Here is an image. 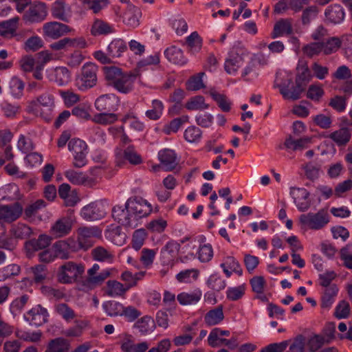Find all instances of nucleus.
Returning <instances> with one entry per match:
<instances>
[{"instance_id": "f257e3e1", "label": "nucleus", "mask_w": 352, "mask_h": 352, "mask_svg": "<svg viewBox=\"0 0 352 352\" xmlns=\"http://www.w3.org/2000/svg\"><path fill=\"white\" fill-rule=\"evenodd\" d=\"M54 107V98L52 94L46 92L27 102V110L29 113L47 122L52 118Z\"/></svg>"}, {"instance_id": "f03ea898", "label": "nucleus", "mask_w": 352, "mask_h": 352, "mask_svg": "<svg viewBox=\"0 0 352 352\" xmlns=\"http://www.w3.org/2000/svg\"><path fill=\"white\" fill-rule=\"evenodd\" d=\"M248 54V52L240 42L235 43L225 60L226 72L230 75H235L243 64L244 57Z\"/></svg>"}, {"instance_id": "7ed1b4c3", "label": "nucleus", "mask_w": 352, "mask_h": 352, "mask_svg": "<svg viewBox=\"0 0 352 352\" xmlns=\"http://www.w3.org/2000/svg\"><path fill=\"white\" fill-rule=\"evenodd\" d=\"M98 66L87 62L81 68L80 74L76 78V85L80 91H85L94 87L98 81Z\"/></svg>"}, {"instance_id": "20e7f679", "label": "nucleus", "mask_w": 352, "mask_h": 352, "mask_svg": "<svg viewBox=\"0 0 352 352\" xmlns=\"http://www.w3.org/2000/svg\"><path fill=\"white\" fill-rule=\"evenodd\" d=\"M329 214L325 210H320L317 212H308L299 217L301 226L314 230H321L329 222Z\"/></svg>"}, {"instance_id": "39448f33", "label": "nucleus", "mask_w": 352, "mask_h": 352, "mask_svg": "<svg viewBox=\"0 0 352 352\" xmlns=\"http://www.w3.org/2000/svg\"><path fill=\"white\" fill-rule=\"evenodd\" d=\"M125 206L135 221L136 227L139 219L148 216L152 212L151 205L146 199L137 196L129 198Z\"/></svg>"}, {"instance_id": "423d86ee", "label": "nucleus", "mask_w": 352, "mask_h": 352, "mask_svg": "<svg viewBox=\"0 0 352 352\" xmlns=\"http://www.w3.org/2000/svg\"><path fill=\"white\" fill-rule=\"evenodd\" d=\"M84 272L85 267L83 265L68 261L58 268L57 278L61 283H72L80 276Z\"/></svg>"}, {"instance_id": "0eeeda50", "label": "nucleus", "mask_w": 352, "mask_h": 352, "mask_svg": "<svg viewBox=\"0 0 352 352\" xmlns=\"http://www.w3.org/2000/svg\"><path fill=\"white\" fill-rule=\"evenodd\" d=\"M102 236L101 230L96 226L80 227L77 230V244L78 250H87L91 248L96 240Z\"/></svg>"}, {"instance_id": "6e6552de", "label": "nucleus", "mask_w": 352, "mask_h": 352, "mask_svg": "<svg viewBox=\"0 0 352 352\" xmlns=\"http://www.w3.org/2000/svg\"><path fill=\"white\" fill-rule=\"evenodd\" d=\"M292 82V79L291 77L287 76L285 79L283 80L277 75L274 82V87L279 89L280 93L285 99L296 100L300 98L305 87L303 85L296 84V85L289 90L288 87Z\"/></svg>"}, {"instance_id": "1a4fd4ad", "label": "nucleus", "mask_w": 352, "mask_h": 352, "mask_svg": "<svg viewBox=\"0 0 352 352\" xmlns=\"http://www.w3.org/2000/svg\"><path fill=\"white\" fill-rule=\"evenodd\" d=\"M68 149L72 153L74 167L82 168L87 164L88 147L85 142L78 138L72 139L69 141Z\"/></svg>"}, {"instance_id": "9d476101", "label": "nucleus", "mask_w": 352, "mask_h": 352, "mask_svg": "<svg viewBox=\"0 0 352 352\" xmlns=\"http://www.w3.org/2000/svg\"><path fill=\"white\" fill-rule=\"evenodd\" d=\"M107 202L105 201H96L82 208L81 217L87 221H95L104 217L107 213Z\"/></svg>"}, {"instance_id": "9b49d317", "label": "nucleus", "mask_w": 352, "mask_h": 352, "mask_svg": "<svg viewBox=\"0 0 352 352\" xmlns=\"http://www.w3.org/2000/svg\"><path fill=\"white\" fill-rule=\"evenodd\" d=\"M23 212V208L18 201L0 205V223H12L22 215Z\"/></svg>"}, {"instance_id": "f8f14e48", "label": "nucleus", "mask_w": 352, "mask_h": 352, "mask_svg": "<svg viewBox=\"0 0 352 352\" xmlns=\"http://www.w3.org/2000/svg\"><path fill=\"white\" fill-rule=\"evenodd\" d=\"M73 221L69 217H63L57 219L50 229V236L58 239L68 235L72 229Z\"/></svg>"}, {"instance_id": "ddd939ff", "label": "nucleus", "mask_w": 352, "mask_h": 352, "mask_svg": "<svg viewBox=\"0 0 352 352\" xmlns=\"http://www.w3.org/2000/svg\"><path fill=\"white\" fill-rule=\"evenodd\" d=\"M120 105V98L114 94L99 96L95 101V107L99 111H115Z\"/></svg>"}, {"instance_id": "4468645a", "label": "nucleus", "mask_w": 352, "mask_h": 352, "mask_svg": "<svg viewBox=\"0 0 352 352\" xmlns=\"http://www.w3.org/2000/svg\"><path fill=\"white\" fill-rule=\"evenodd\" d=\"M43 35L53 39H57L71 31L66 24L52 21L45 23L43 26Z\"/></svg>"}, {"instance_id": "2eb2a0df", "label": "nucleus", "mask_w": 352, "mask_h": 352, "mask_svg": "<svg viewBox=\"0 0 352 352\" xmlns=\"http://www.w3.org/2000/svg\"><path fill=\"white\" fill-rule=\"evenodd\" d=\"M112 217L115 221L122 226L134 228L136 227L135 221L131 216L126 206H115L111 210Z\"/></svg>"}, {"instance_id": "dca6fc26", "label": "nucleus", "mask_w": 352, "mask_h": 352, "mask_svg": "<svg viewBox=\"0 0 352 352\" xmlns=\"http://www.w3.org/2000/svg\"><path fill=\"white\" fill-rule=\"evenodd\" d=\"M124 160H127L132 165H139L143 162L141 155L135 150L133 146H129L123 152L120 150L116 152V161L119 166H121Z\"/></svg>"}, {"instance_id": "f3484780", "label": "nucleus", "mask_w": 352, "mask_h": 352, "mask_svg": "<svg viewBox=\"0 0 352 352\" xmlns=\"http://www.w3.org/2000/svg\"><path fill=\"white\" fill-rule=\"evenodd\" d=\"M48 313L45 308L38 305L28 311L25 315V320L31 325L36 327L41 326L47 321Z\"/></svg>"}, {"instance_id": "a211bd4d", "label": "nucleus", "mask_w": 352, "mask_h": 352, "mask_svg": "<svg viewBox=\"0 0 352 352\" xmlns=\"http://www.w3.org/2000/svg\"><path fill=\"white\" fill-rule=\"evenodd\" d=\"M47 15V10L45 3L36 1L32 3L28 10L24 14V19L32 23L41 22Z\"/></svg>"}, {"instance_id": "6ab92c4d", "label": "nucleus", "mask_w": 352, "mask_h": 352, "mask_svg": "<svg viewBox=\"0 0 352 352\" xmlns=\"http://www.w3.org/2000/svg\"><path fill=\"white\" fill-rule=\"evenodd\" d=\"M324 22L327 24L337 25L341 23L345 17L344 8L340 4H332L324 10Z\"/></svg>"}, {"instance_id": "aec40b11", "label": "nucleus", "mask_w": 352, "mask_h": 352, "mask_svg": "<svg viewBox=\"0 0 352 352\" xmlns=\"http://www.w3.org/2000/svg\"><path fill=\"white\" fill-rule=\"evenodd\" d=\"M290 195L300 211L304 212L310 207V202L309 201V193L305 188L292 187L290 188Z\"/></svg>"}, {"instance_id": "412c9836", "label": "nucleus", "mask_w": 352, "mask_h": 352, "mask_svg": "<svg viewBox=\"0 0 352 352\" xmlns=\"http://www.w3.org/2000/svg\"><path fill=\"white\" fill-rule=\"evenodd\" d=\"M180 245L174 241H168L160 252V259L164 265H173L177 256Z\"/></svg>"}, {"instance_id": "4be33fe9", "label": "nucleus", "mask_w": 352, "mask_h": 352, "mask_svg": "<svg viewBox=\"0 0 352 352\" xmlns=\"http://www.w3.org/2000/svg\"><path fill=\"white\" fill-rule=\"evenodd\" d=\"M64 175L69 182L74 185L92 186L96 184V180L88 177L85 173L76 171L72 168L65 171Z\"/></svg>"}, {"instance_id": "5701e85b", "label": "nucleus", "mask_w": 352, "mask_h": 352, "mask_svg": "<svg viewBox=\"0 0 352 352\" xmlns=\"http://www.w3.org/2000/svg\"><path fill=\"white\" fill-rule=\"evenodd\" d=\"M52 16L56 19L68 22L71 16L72 10L69 5L64 0H56L52 6Z\"/></svg>"}, {"instance_id": "b1692460", "label": "nucleus", "mask_w": 352, "mask_h": 352, "mask_svg": "<svg viewBox=\"0 0 352 352\" xmlns=\"http://www.w3.org/2000/svg\"><path fill=\"white\" fill-rule=\"evenodd\" d=\"M137 76L138 75L136 74L124 72L113 87L120 93L128 94L133 89L134 82Z\"/></svg>"}, {"instance_id": "393cba45", "label": "nucleus", "mask_w": 352, "mask_h": 352, "mask_svg": "<svg viewBox=\"0 0 352 352\" xmlns=\"http://www.w3.org/2000/svg\"><path fill=\"white\" fill-rule=\"evenodd\" d=\"M141 10L133 4H129L123 15V22L131 28H136L140 24Z\"/></svg>"}, {"instance_id": "a878e982", "label": "nucleus", "mask_w": 352, "mask_h": 352, "mask_svg": "<svg viewBox=\"0 0 352 352\" xmlns=\"http://www.w3.org/2000/svg\"><path fill=\"white\" fill-rule=\"evenodd\" d=\"M53 248L56 257L61 259H67L69 257L70 251H78L76 243L71 239L58 241L54 244Z\"/></svg>"}, {"instance_id": "bb28decb", "label": "nucleus", "mask_w": 352, "mask_h": 352, "mask_svg": "<svg viewBox=\"0 0 352 352\" xmlns=\"http://www.w3.org/2000/svg\"><path fill=\"white\" fill-rule=\"evenodd\" d=\"M158 158L166 171H171L177 165V155L173 150L165 148L158 153Z\"/></svg>"}, {"instance_id": "cd10ccee", "label": "nucleus", "mask_w": 352, "mask_h": 352, "mask_svg": "<svg viewBox=\"0 0 352 352\" xmlns=\"http://www.w3.org/2000/svg\"><path fill=\"white\" fill-rule=\"evenodd\" d=\"M292 32V20L291 19H282L275 23L271 36L272 38H276L285 34L289 35Z\"/></svg>"}, {"instance_id": "c85d7f7f", "label": "nucleus", "mask_w": 352, "mask_h": 352, "mask_svg": "<svg viewBox=\"0 0 352 352\" xmlns=\"http://www.w3.org/2000/svg\"><path fill=\"white\" fill-rule=\"evenodd\" d=\"M115 32L116 30L113 25L99 19L94 20L91 28V34L94 36L107 35L113 34Z\"/></svg>"}, {"instance_id": "c756f323", "label": "nucleus", "mask_w": 352, "mask_h": 352, "mask_svg": "<svg viewBox=\"0 0 352 352\" xmlns=\"http://www.w3.org/2000/svg\"><path fill=\"white\" fill-rule=\"evenodd\" d=\"M70 78V72L65 67H57L50 74V80L60 86L67 84Z\"/></svg>"}, {"instance_id": "7c9ffc66", "label": "nucleus", "mask_w": 352, "mask_h": 352, "mask_svg": "<svg viewBox=\"0 0 352 352\" xmlns=\"http://www.w3.org/2000/svg\"><path fill=\"white\" fill-rule=\"evenodd\" d=\"M51 238V236L46 234H41L38 239H33L27 241L25 248L28 252H35L45 249L50 245Z\"/></svg>"}, {"instance_id": "2f4dec72", "label": "nucleus", "mask_w": 352, "mask_h": 352, "mask_svg": "<svg viewBox=\"0 0 352 352\" xmlns=\"http://www.w3.org/2000/svg\"><path fill=\"white\" fill-rule=\"evenodd\" d=\"M127 50L126 42L122 38H114L109 44L107 52V54L111 58H119Z\"/></svg>"}, {"instance_id": "473e14b6", "label": "nucleus", "mask_w": 352, "mask_h": 352, "mask_svg": "<svg viewBox=\"0 0 352 352\" xmlns=\"http://www.w3.org/2000/svg\"><path fill=\"white\" fill-rule=\"evenodd\" d=\"M164 55L170 62L176 65H184L188 62L182 50L176 46L168 47L164 52Z\"/></svg>"}, {"instance_id": "72a5a7b5", "label": "nucleus", "mask_w": 352, "mask_h": 352, "mask_svg": "<svg viewBox=\"0 0 352 352\" xmlns=\"http://www.w3.org/2000/svg\"><path fill=\"white\" fill-rule=\"evenodd\" d=\"M224 318L223 307L219 305L208 311L204 316V322L208 326L219 324Z\"/></svg>"}, {"instance_id": "f704fd0d", "label": "nucleus", "mask_w": 352, "mask_h": 352, "mask_svg": "<svg viewBox=\"0 0 352 352\" xmlns=\"http://www.w3.org/2000/svg\"><path fill=\"white\" fill-rule=\"evenodd\" d=\"M202 296L199 289H195L190 292H182L177 296L178 302L182 305H191L197 304Z\"/></svg>"}, {"instance_id": "c9c22d12", "label": "nucleus", "mask_w": 352, "mask_h": 352, "mask_svg": "<svg viewBox=\"0 0 352 352\" xmlns=\"http://www.w3.org/2000/svg\"><path fill=\"white\" fill-rule=\"evenodd\" d=\"M311 143V138L304 137L295 140L291 136L286 138L284 145L287 149L292 151H302L307 148Z\"/></svg>"}, {"instance_id": "e433bc0d", "label": "nucleus", "mask_w": 352, "mask_h": 352, "mask_svg": "<svg viewBox=\"0 0 352 352\" xmlns=\"http://www.w3.org/2000/svg\"><path fill=\"white\" fill-rule=\"evenodd\" d=\"M69 346V342L66 339L56 338L49 342L45 352H68Z\"/></svg>"}, {"instance_id": "4c0bfd02", "label": "nucleus", "mask_w": 352, "mask_h": 352, "mask_svg": "<svg viewBox=\"0 0 352 352\" xmlns=\"http://www.w3.org/2000/svg\"><path fill=\"white\" fill-rule=\"evenodd\" d=\"M134 327L139 330L141 335L145 336L154 330L155 322L151 316H144L134 324Z\"/></svg>"}, {"instance_id": "58836bf2", "label": "nucleus", "mask_w": 352, "mask_h": 352, "mask_svg": "<svg viewBox=\"0 0 352 352\" xmlns=\"http://www.w3.org/2000/svg\"><path fill=\"white\" fill-rule=\"evenodd\" d=\"M127 291L128 289L124 285L117 280H110L107 283L106 293L109 296H122Z\"/></svg>"}, {"instance_id": "ea45409f", "label": "nucleus", "mask_w": 352, "mask_h": 352, "mask_svg": "<svg viewBox=\"0 0 352 352\" xmlns=\"http://www.w3.org/2000/svg\"><path fill=\"white\" fill-rule=\"evenodd\" d=\"M18 18H13L0 23V34L8 38L14 36L18 27Z\"/></svg>"}, {"instance_id": "a19ab883", "label": "nucleus", "mask_w": 352, "mask_h": 352, "mask_svg": "<svg viewBox=\"0 0 352 352\" xmlns=\"http://www.w3.org/2000/svg\"><path fill=\"white\" fill-rule=\"evenodd\" d=\"M327 137L337 145L344 146L349 142L351 133L346 128H342L331 133Z\"/></svg>"}, {"instance_id": "79ce46f5", "label": "nucleus", "mask_w": 352, "mask_h": 352, "mask_svg": "<svg viewBox=\"0 0 352 352\" xmlns=\"http://www.w3.org/2000/svg\"><path fill=\"white\" fill-rule=\"evenodd\" d=\"M103 70L106 80L112 87L124 73L120 68L116 66H106L104 67Z\"/></svg>"}, {"instance_id": "37998d69", "label": "nucleus", "mask_w": 352, "mask_h": 352, "mask_svg": "<svg viewBox=\"0 0 352 352\" xmlns=\"http://www.w3.org/2000/svg\"><path fill=\"white\" fill-rule=\"evenodd\" d=\"M342 39L336 36L328 38L326 41H322V53L329 55L336 52L341 47Z\"/></svg>"}, {"instance_id": "c03bdc74", "label": "nucleus", "mask_w": 352, "mask_h": 352, "mask_svg": "<svg viewBox=\"0 0 352 352\" xmlns=\"http://www.w3.org/2000/svg\"><path fill=\"white\" fill-rule=\"evenodd\" d=\"M124 305L117 301L109 300L102 304V308L107 316L116 317L122 316Z\"/></svg>"}, {"instance_id": "a18cd8bd", "label": "nucleus", "mask_w": 352, "mask_h": 352, "mask_svg": "<svg viewBox=\"0 0 352 352\" xmlns=\"http://www.w3.org/2000/svg\"><path fill=\"white\" fill-rule=\"evenodd\" d=\"M185 107L189 111H202L208 109L209 104L205 102L202 96H196L186 102Z\"/></svg>"}, {"instance_id": "49530a36", "label": "nucleus", "mask_w": 352, "mask_h": 352, "mask_svg": "<svg viewBox=\"0 0 352 352\" xmlns=\"http://www.w3.org/2000/svg\"><path fill=\"white\" fill-rule=\"evenodd\" d=\"M148 347L147 342L135 344L131 340H126L121 344V349L124 352H146Z\"/></svg>"}, {"instance_id": "de8ad7c7", "label": "nucleus", "mask_w": 352, "mask_h": 352, "mask_svg": "<svg viewBox=\"0 0 352 352\" xmlns=\"http://www.w3.org/2000/svg\"><path fill=\"white\" fill-rule=\"evenodd\" d=\"M188 120L189 116L187 115L176 118L164 126L163 131L166 135H170L172 133H176L180 129L181 126L183 124L188 122Z\"/></svg>"}, {"instance_id": "09e8293b", "label": "nucleus", "mask_w": 352, "mask_h": 352, "mask_svg": "<svg viewBox=\"0 0 352 352\" xmlns=\"http://www.w3.org/2000/svg\"><path fill=\"white\" fill-rule=\"evenodd\" d=\"M186 45L189 52L195 54L201 49L202 39L197 32H193L187 36Z\"/></svg>"}, {"instance_id": "8fccbe9b", "label": "nucleus", "mask_w": 352, "mask_h": 352, "mask_svg": "<svg viewBox=\"0 0 352 352\" xmlns=\"http://www.w3.org/2000/svg\"><path fill=\"white\" fill-rule=\"evenodd\" d=\"M338 288L336 285H332L326 288L322 296L321 305L322 307L329 308L334 302V298L336 296Z\"/></svg>"}, {"instance_id": "3c124183", "label": "nucleus", "mask_w": 352, "mask_h": 352, "mask_svg": "<svg viewBox=\"0 0 352 352\" xmlns=\"http://www.w3.org/2000/svg\"><path fill=\"white\" fill-rule=\"evenodd\" d=\"M94 260L100 262L111 263L113 260V254L102 246L95 248L91 252Z\"/></svg>"}, {"instance_id": "603ef678", "label": "nucleus", "mask_w": 352, "mask_h": 352, "mask_svg": "<svg viewBox=\"0 0 352 352\" xmlns=\"http://www.w3.org/2000/svg\"><path fill=\"white\" fill-rule=\"evenodd\" d=\"M10 232L15 238L23 239L31 235L32 229L30 226L19 223L12 226Z\"/></svg>"}, {"instance_id": "864d4df0", "label": "nucleus", "mask_w": 352, "mask_h": 352, "mask_svg": "<svg viewBox=\"0 0 352 352\" xmlns=\"http://www.w3.org/2000/svg\"><path fill=\"white\" fill-rule=\"evenodd\" d=\"M164 111V104L161 100H153L152 101V109L147 110L145 113L150 120H157L160 118Z\"/></svg>"}, {"instance_id": "5fc2aeb1", "label": "nucleus", "mask_w": 352, "mask_h": 352, "mask_svg": "<svg viewBox=\"0 0 352 352\" xmlns=\"http://www.w3.org/2000/svg\"><path fill=\"white\" fill-rule=\"evenodd\" d=\"M21 272V267L16 264H10L0 269V281H5L8 278L18 276Z\"/></svg>"}, {"instance_id": "6e6d98bb", "label": "nucleus", "mask_w": 352, "mask_h": 352, "mask_svg": "<svg viewBox=\"0 0 352 352\" xmlns=\"http://www.w3.org/2000/svg\"><path fill=\"white\" fill-rule=\"evenodd\" d=\"M199 274V271L197 269H188L178 273L176 278L180 283H190L196 280Z\"/></svg>"}, {"instance_id": "4d7b16f0", "label": "nucleus", "mask_w": 352, "mask_h": 352, "mask_svg": "<svg viewBox=\"0 0 352 352\" xmlns=\"http://www.w3.org/2000/svg\"><path fill=\"white\" fill-rule=\"evenodd\" d=\"M106 237L111 240L115 245L120 246L125 242L126 234L121 232L119 227H117L108 230L106 232Z\"/></svg>"}, {"instance_id": "13d9d810", "label": "nucleus", "mask_w": 352, "mask_h": 352, "mask_svg": "<svg viewBox=\"0 0 352 352\" xmlns=\"http://www.w3.org/2000/svg\"><path fill=\"white\" fill-rule=\"evenodd\" d=\"M55 310L65 320L71 321L76 318L74 311L65 303H60L56 305Z\"/></svg>"}, {"instance_id": "bf43d9fd", "label": "nucleus", "mask_w": 352, "mask_h": 352, "mask_svg": "<svg viewBox=\"0 0 352 352\" xmlns=\"http://www.w3.org/2000/svg\"><path fill=\"white\" fill-rule=\"evenodd\" d=\"M83 5L91 10L94 14H98L109 3V0H80Z\"/></svg>"}, {"instance_id": "052dcab7", "label": "nucleus", "mask_w": 352, "mask_h": 352, "mask_svg": "<svg viewBox=\"0 0 352 352\" xmlns=\"http://www.w3.org/2000/svg\"><path fill=\"white\" fill-rule=\"evenodd\" d=\"M118 120V116L115 113H107L102 111V113L95 115L93 118V121L96 123L100 124H110L115 122Z\"/></svg>"}, {"instance_id": "680f3d73", "label": "nucleus", "mask_w": 352, "mask_h": 352, "mask_svg": "<svg viewBox=\"0 0 352 352\" xmlns=\"http://www.w3.org/2000/svg\"><path fill=\"white\" fill-rule=\"evenodd\" d=\"M45 202L43 199H38L35 202L29 204L24 209V216L25 219L34 217L38 212L45 207Z\"/></svg>"}, {"instance_id": "e2e57ef3", "label": "nucleus", "mask_w": 352, "mask_h": 352, "mask_svg": "<svg viewBox=\"0 0 352 352\" xmlns=\"http://www.w3.org/2000/svg\"><path fill=\"white\" fill-rule=\"evenodd\" d=\"M258 76V72L256 68V60H252L244 68L242 72V77L246 81H252Z\"/></svg>"}, {"instance_id": "0e129e2a", "label": "nucleus", "mask_w": 352, "mask_h": 352, "mask_svg": "<svg viewBox=\"0 0 352 352\" xmlns=\"http://www.w3.org/2000/svg\"><path fill=\"white\" fill-rule=\"evenodd\" d=\"M202 132L199 128L195 126L188 127L184 133V139L190 143L197 142L200 140Z\"/></svg>"}, {"instance_id": "69168bd1", "label": "nucleus", "mask_w": 352, "mask_h": 352, "mask_svg": "<svg viewBox=\"0 0 352 352\" xmlns=\"http://www.w3.org/2000/svg\"><path fill=\"white\" fill-rule=\"evenodd\" d=\"M147 234L144 229H138L133 232L131 241L133 248L139 250L144 245Z\"/></svg>"}, {"instance_id": "338daca9", "label": "nucleus", "mask_w": 352, "mask_h": 352, "mask_svg": "<svg viewBox=\"0 0 352 352\" xmlns=\"http://www.w3.org/2000/svg\"><path fill=\"white\" fill-rule=\"evenodd\" d=\"M302 52L305 56L312 58L318 56L322 52V43L321 42H313L305 45Z\"/></svg>"}, {"instance_id": "774afa93", "label": "nucleus", "mask_w": 352, "mask_h": 352, "mask_svg": "<svg viewBox=\"0 0 352 352\" xmlns=\"http://www.w3.org/2000/svg\"><path fill=\"white\" fill-rule=\"evenodd\" d=\"M207 285L215 291H221L226 286V281L218 274H212L207 280Z\"/></svg>"}]
</instances>
